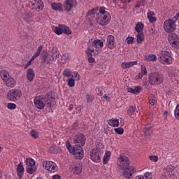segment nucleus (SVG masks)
Returning a JSON list of instances; mask_svg holds the SVG:
<instances>
[{"instance_id": "obj_1", "label": "nucleus", "mask_w": 179, "mask_h": 179, "mask_svg": "<svg viewBox=\"0 0 179 179\" xmlns=\"http://www.w3.org/2000/svg\"><path fill=\"white\" fill-rule=\"evenodd\" d=\"M34 104L38 110H43L45 104L47 107L51 108V107L55 106V97L52 96L51 92L48 93L45 96H36L34 99Z\"/></svg>"}, {"instance_id": "obj_2", "label": "nucleus", "mask_w": 179, "mask_h": 179, "mask_svg": "<svg viewBox=\"0 0 179 179\" xmlns=\"http://www.w3.org/2000/svg\"><path fill=\"white\" fill-rule=\"evenodd\" d=\"M111 20V15L106 11V8H99V13L96 15V22L100 26H107Z\"/></svg>"}, {"instance_id": "obj_3", "label": "nucleus", "mask_w": 179, "mask_h": 179, "mask_svg": "<svg viewBox=\"0 0 179 179\" xmlns=\"http://www.w3.org/2000/svg\"><path fill=\"white\" fill-rule=\"evenodd\" d=\"M1 78L8 89H13L16 86V80L12 78L8 71L2 70L1 71Z\"/></svg>"}, {"instance_id": "obj_4", "label": "nucleus", "mask_w": 179, "mask_h": 179, "mask_svg": "<svg viewBox=\"0 0 179 179\" xmlns=\"http://www.w3.org/2000/svg\"><path fill=\"white\" fill-rule=\"evenodd\" d=\"M104 47V42L100 39L94 40L92 43H90L87 48L90 51H94V55H97L100 51V48Z\"/></svg>"}, {"instance_id": "obj_5", "label": "nucleus", "mask_w": 179, "mask_h": 179, "mask_svg": "<svg viewBox=\"0 0 179 179\" xmlns=\"http://www.w3.org/2000/svg\"><path fill=\"white\" fill-rule=\"evenodd\" d=\"M22 97V90L14 88L9 90L7 93V99L9 101H18Z\"/></svg>"}, {"instance_id": "obj_6", "label": "nucleus", "mask_w": 179, "mask_h": 179, "mask_svg": "<svg viewBox=\"0 0 179 179\" xmlns=\"http://www.w3.org/2000/svg\"><path fill=\"white\" fill-rule=\"evenodd\" d=\"M164 80L163 75L157 72L151 73L149 76V83L150 85H162Z\"/></svg>"}, {"instance_id": "obj_7", "label": "nucleus", "mask_w": 179, "mask_h": 179, "mask_svg": "<svg viewBox=\"0 0 179 179\" xmlns=\"http://www.w3.org/2000/svg\"><path fill=\"white\" fill-rule=\"evenodd\" d=\"M159 62L164 65L171 64V53L167 50H162L159 53Z\"/></svg>"}, {"instance_id": "obj_8", "label": "nucleus", "mask_w": 179, "mask_h": 179, "mask_svg": "<svg viewBox=\"0 0 179 179\" xmlns=\"http://www.w3.org/2000/svg\"><path fill=\"white\" fill-rule=\"evenodd\" d=\"M103 150L100 148H94L90 152V157L92 162L94 163H100L101 160V156H103Z\"/></svg>"}, {"instance_id": "obj_9", "label": "nucleus", "mask_w": 179, "mask_h": 179, "mask_svg": "<svg viewBox=\"0 0 179 179\" xmlns=\"http://www.w3.org/2000/svg\"><path fill=\"white\" fill-rule=\"evenodd\" d=\"M42 166L45 170L50 171V173H55L58 170L57 164L52 161H43Z\"/></svg>"}, {"instance_id": "obj_10", "label": "nucleus", "mask_w": 179, "mask_h": 179, "mask_svg": "<svg viewBox=\"0 0 179 179\" xmlns=\"http://www.w3.org/2000/svg\"><path fill=\"white\" fill-rule=\"evenodd\" d=\"M164 30L166 33H173L176 31V24L173 22V20L168 19L164 21Z\"/></svg>"}, {"instance_id": "obj_11", "label": "nucleus", "mask_w": 179, "mask_h": 179, "mask_svg": "<svg viewBox=\"0 0 179 179\" xmlns=\"http://www.w3.org/2000/svg\"><path fill=\"white\" fill-rule=\"evenodd\" d=\"M54 31L57 36H60V34H63V33L67 36L72 34V31L69 27H65L64 24H59L58 27H55Z\"/></svg>"}, {"instance_id": "obj_12", "label": "nucleus", "mask_w": 179, "mask_h": 179, "mask_svg": "<svg viewBox=\"0 0 179 179\" xmlns=\"http://www.w3.org/2000/svg\"><path fill=\"white\" fill-rule=\"evenodd\" d=\"M117 166L120 170L127 169L129 166V159L127 156L120 155L117 159Z\"/></svg>"}, {"instance_id": "obj_13", "label": "nucleus", "mask_w": 179, "mask_h": 179, "mask_svg": "<svg viewBox=\"0 0 179 179\" xmlns=\"http://www.w3.org/2000/svg\"><path fill=\"white\" fill-rule=\"evenodd\" d=\"M63 76H66V78H75V80L77 82H79L80 80V74L78 71H71L69 69H66L63 71L62 73Z\"/></svg>"}, {"instance_id": "obj_14", "label": "nucleus", "mask_w": 179, "mask_h": 179, "mask_svg": "<svg viewBox=\"0 0 179 179\" xmlns=\"http://www.w3.org/2000/svg\"><path fill=\"white\" fill-rule=\"evenodd\" d=\"M168 41L171 45L173 47V48H179V37L176 34H171L169 35Z\"/></svg>"}, {"instance_id": "obj_15", "label": "nucleus", "mask_w": 179, "mask_h": 179, "mask_svg": "<svg viewBox=\"0 0 179 179\" xmlns=\"http://www.w3.org/2000/svg\"><path fill=\"white\" fill-rule=\"evenodd\" d=\"M78 2L76 0H65L64 2V8L66 12H71L73 8H76Z\"/></svg>"}, {"instance_id": "obj_16", "label": "nucleus", "mask_w": 179, "mask_h": 179, "mask_svg": "<svg viewBox=\"0 0 179 179\" xmlns=\"http://www.w3.org/2000/svg\"><path fill=\"white\" fill-rule=\"evenodd\" d=\"M122 175L124 178L131 179L134 173H136V169L134 166H129L123 169Z\"/></svg>"}, {"instance_id": "obj_17", "label": "nucleus", "mask_w": 179, "mask_h": 179, "mask_svg": "<svg viewBox=\"0 0 179 179\" xmlns=\"http://www.w3.org/2000/svg\"><path fill=\"white\" fill-rule=\"evenodd\" d=\"M84 145H80L79 144H76L73 148V155L79 159L80 160L83 159V148L82 147Z\"/></svg>"}, {"instance_id": "obj_18", "label": "nucleus", "mask_w": 179, "mask_h": 179, "mask_svg": "<svg viewBox=\"0 0 179 179\" xmlns=\"http://www.w3.org/2000/svg\"><path fill=\"white\" fill-rule=\"evenodd\" d=\"M73 142L76 145L85 146V144L86 143V138L85 137V135L82 134H78L74 136Z\"/></svg>"}, {"instance_id": "obj_19", "label": "nucleus", "mask_w": 179, "mask_h": 179, "mask_svg": "<svg viewBox=\"0 0 179 179\" xmlns=\"http://www.w3.org/2000/svg\"><path fill=\"white\" fill-rule=\"evenodd\" d=\"M176 170V167L173 166V165H168L164 169V172L162 176L165 177V178H171L173 173Z\"/></svg>"}, {"instance_id": "obj_20", "label": "nucleus", "mask_w": 179, "mask_h": 179, "mask_svg": "<svg viewBox=\"0 0 179 179\" xmlns=\"http://www.w3.org/2000/svg\"><path fill=\"white\" fill-rule=\"evenodd\" d=\"M115 38H114V36H108L106 38V47L110 48V50H113L115 48Z\"/></svg>"}, {"instance_id": "obj_21", "label": "nucleus", "mask_w": 179, "mask_h": 179, "mask_svg": "<svg viewBox=\"0 0 179 179\" xmlns=\"http://www.w3.org/2000/svg\"><path fill=\"white\" fill-rule=\"evenodd\" d=\"M153 125L145 124L143 128V132L145 136H150L153 134Z\"/></svg>"}, {"instance_id": "obj_22", "label": "nucleus", "mask_w": 179, "mask_h": 179, "mask_svg": "<svg viewBox=\"0 0 179 179\" xmlns=\"http://www.w3.org/2000/svg\"><path fill=\"white\" fill-rule=\"evenodd\" d=\"M148 73V70L146 69V66L141 65V71L136 76V80H139V79H142L145 75Z\"/></svg>"}, {"instance_id": "obj_23", "label": "nucleus", "mask_w": 179, "mask_h": 179, "mask_svg": "<svg viewBox=\"0 0 179 179\" xmlns=\"http://www.w3.org/2000/svg\"><path fill=\"white\" fill-rule=\"evenodd\" d=\"M34 5L37 12H41L44 9V3L41 0H35Z\"/></svg>"}, {"instance_id": "obj_24", "label": "nucleus", "mask_w": 179, "mask_h": 179, "mask_svg": "<svg viewBox=\"0 0 179 179\" xmlns=\"http://www.w3.org/2000/svg\"><path fill=\"white\" fill-rule=\"evenodd\" d=\"M135 65H138L137 61L123 62L121 64V66H122V68H123V69H127V68H131Z\"/></svg>"}, {"instance_id": "obj_25", "label": "nucleus", "mask_w": 179, "mask_h": 179, "mask_svg": "<svg viewBox=\"0 0 179 179\" xmlns=\"http://www.w3.org/2000/svg\"><path fill=\"white\" fill-rule=\"evenodd\" d=\"M138 111H136V107L135 106H130L127 110L128 115H129V117H131V118L135 117Z\"/></svg>"}, {"instance_id": "obj_26", "label": "nucleus", "mask_w": 179, "mask_h": 179, "mask_svg": "<svg viewBox=\"0 0 179 179\" xmlns=\"http://www.w3.org/2000/svg\"><path fill=\"white\" fill-rule=\"evenodd\" d=\"M34 71L31 69H29L27 71V78L29 82H33V79H34Z\"/></svg>"}, {"instance_id": "obj_27", "label": "nucleus", "mask_w": 179, "mask_h": 179, "mask_svg": "<svg viewBox=\"0 0 179 179\" xmlns=\"http://www.w3.org/2000/svg\"><path fill=\"white\" fill-rule=\"evenodd\" d=\"M86 54L88 57L89 62H90L91 64H93V62H94V58H93L92 55L93 54L94 55V51L90 50L89 48H87L86 50Z\"/></svg>"}, {"instance_id": "obj_28", "label": "nucleus", "mask_w": 179, "mask_h": 179, "mask_svg": "<svg viewBox=\"0 0 179 179\" xmlns=\"http://www.w3.org/2000/svg\"><path fill=\"white\" fill-rule=\"evenodd\" d=\"M51 8L53 10H58L59 12H63L62 5L61 3H52Z\"/></svg>"}, {"instance_id": "obj_29", "label": "nucleus", "mask_w": 179, "mask_h": 179, "mask_svg": "<svg viewBox=\"0 0 179 179\" xmlns=\"http://www.w3.org/2000/svg\"><path fill=\"white\" fill-rule=\"evenodd\" d=\"M108 124L110 127H114L115 128L120 125V120H118L117 119L112 118L108 120Z\"/></svg>"}, {"instance_id": "obj_30", "label": "nucleus", "mask_w": 179, "mask_h": 179, "mask_svg": "<svg viewBox=\"0 0 179 179\" xmlns=\"http://www.w3.org/2000/svg\"><path fill=\"white\" fill-rule=\"evenodd\" d=\"M73 171L74 174H80V173H82V164H76L73 168Z\"/></svg>"}, {"instance_id": "obj_31", "label": "nucleus", "mask_w": 179, "mask_h": 179, "mask_svg": "<svg viewBox=\"0 0 179 179\" xmlns=\"http://www.w3.org/2000/svg\"><path fill=\"white\" fill-rule=\"evenodd\" d=\"M141 90H142V87H141V86H136L134 88H132V87L128 88V92L133 93V94H136V93H140Z\"/></svg>"}, {"instance_id": "obj_32", "label": "nucleus", "mask_w": 179, "mask_h": 179, "mask_svg": "<svg viewBox=\"0 0 179 179\" xmlns=\"http://www.w3.org/2000/svg\"><path fill=\"white\" fill-rule=\"evenodd\" d=\"M149 103L150 106H155L156 103H157V98L156 97V95L155 94H150L148 97Z\"/></svg>"}, {"instance_id": "obj_33", "label": "nucleus", "mask_w": 179, "mask_h": 179, "mask_svg": "<svg viewBox=\"0 0 179 179\" xmlns=\"http://www.w3.org/2000/svg\"><path fill=\"white\" fill-rule=\"evenodd\" d=\"M17 173L19 177H22L23 176V173H24V168L23 165H22V162H20L17 166Z\"/></svg>"}, {"instance_id": "obj_34", "label": "nucleus", "mask_w": 179, "mask_h": 179, "mask_svg": "<svg viewBox=\"0 0 179 179\" xmlns=\"http://www.w3.org/2000/svg\"><path fill=\"white\" fill-rule=\"evenodd\" d=\"M143 23L142 22H138L135 27V30L137 33H142L143 30Z\"/></svg>"}, {"instance_id": "obj_35", "label": "nucleus", "mask_w": 179, "mask_h": 179, "mask_svg": "<svg viewBox=\"0 0 179 179\" xmlns=\"http://www.w3.org/2000/svg\"><path fill=\"white\" fill-rule=\"evenodd\" d=\"M31 17H33V13L31 12L26 13L23 15L24 20L27 22V23L31 21Z\"/></svg>"}, {"instance_id": "obj_36", "label": "nucleus", "mask_w": 179, "mask_h": 179, "mask_svg": "<svg viewBox=\"0 0 179 179\" xmlns=\"http://www.w3.org/2000/svg\"><path fill=\"white\" fill-rule=\"evenodd\" d=\"M148 19L150 22V23H153V22H156L157 18L155 17V13L150 11L148 13Z\"/></svg>"}, {"instance_id": "obj_37", "label": "nucleus", "mask_w": 179, "mask_h": 179, "mask_svg": "<svg viewBox=\"0 0 179 179\" xmlns=\"http://www.w3.org/2000/svg\"><path fill=\"white\" fill-rule=\"evenodd\" d=\"M110 157H111V152L110 151H107L103 159V164H107L108 163V160H110Z\"/></svg>"}, {"instance_id": "obj_38", "label": "nucleus", "mask_w": 179, "mask_h": 179, "mask_svg": "<svg viewBox=\"0 0 179 179\" xmlns=\"http://www.w3.org/2000/svg\"><path fill=\"white\" fill-rule=\"evenodd\" d=\"M75 80H76L75 79V77H70L67 80V85H68L69 87H75Z\"/></svg>"}, {"instance_id": "obj_39", "label": "nucleus", "mask_w": 179, "mask_h": 179, "mask_svg": "<svg viewBox=\"0 0 179 179\" xmlns=\"http://www.w3.org/2000/svg\"><path fill=\"white\" fill-rule=\"evenodd\" d=\"M144 37H143V33L142 32H137L136 34V41L138 44H141V43H142V41H143L144 40Z\"/></svg>"}, {"instance_id": "obj_40", "label": "nucleus", "mask_w": 179, "mask_h": 179, "mask_svg": "<svg viewBox=\"0 0 179 179\" xmlns=\"http://www.w3.org/2000/svg\"><path fill=\"white\" fill-rule=\"evenodd\" d=\"M25 163H26L27 167L36 166V162H34V159H33L31 158H27Z\"/></svg>"}, {"instance_id": "obj_41", "label": "nucleus", "mask_w": 179, "mask_h": 179, "mask_svg": "<svg viewBox=\"0 0 179 179\" xmlns=\"http://www.w3.org/2000/svg\"><path fill=\"white\" fill-rule=\"evenodd\" d=\"M26 171L29 174H33L36 171V166H27Z\"/></svg>"}, {"instance_id": "obj_42", "label": "nucleus", "mask_w": 179, "mask_h": 179, "mask_svg": "<svg viewBox=\"0 0 179 179\" xmlns=\"http://www.w3.org/2000/svg\"><path fill=\"white\" fill-rule=\"evenodd\" d=\"M145 60L155 62V61H156V55H148V56H145Z\"/></svg>"}, {"instance_id": "obj_43", "label": "nucleus", "mask_w": 179, "mask_h": 179, "mask_svg": "<svg viewBox=\"0 0 179 179\" xmlns=\"http://www.w3.org/2000/svg\"><path fill=\"white\" fill-rule=\"evenodd\" d=\"M66 148L68 149L69 152H70V153H73V147H72V145H71V143H69V141H66Z\"/></svg>"}, {"instance_id": "obj_44", "label": "nucleus", "mask_w": 179, "mask_h": 179, "mask_svg": "<svg viewBox=\"0 0 179 179\" xmlns=\"http://www.w3.org/2000/svg\"><path fill=\"white\" fill-rule=\"evenodd\" d=\"M169 78H171V82H174L175 85L178 84V80H177V79H174V78H176V74H174L173 73H169Z\"/></svg>"}, {"instance_id": "obj_45", "label": "nucleus", "mask_w": 179, "mask_h": 179, "mask_svg": "<svg viewBox=\"0 0 179 179\" xmlns=\"http://www.w3.org/2000/svg\"><path fill=\"white\" fill-rule=\"evenodd\" d=\"M30 135L31 136H32V138H34V139H37V138H38V132H37L35 130H31L30 131Z\"/></svg>"}, {"instance_id": "obj_46", "label": "nucleus", "mask_w": 179, "mask_h": 179, "mask_svg": "<svg viewBox=\"0 0 179 179\" xmlns=\"http://www.w3.org/2000/svg\"><path fill=\"white\" fill-rule=\"evenodd\" d=\"M174 115L176 120H179V104L176 106V108L174 110Z\"/></svg>"}, {"instance_id": "obj_47", "label": "nucleus", "mask_w": 179, "mask_h": 179, "mask_svg": "<svg viewBox=\"0 0 179 179\" xmlns=\"http://www.w3.org/2000/svg\"><path fill=\"white\" fill-rule=\"evenodd\" d=\"M114 131L118 135H122V134H124V129L122 127L115 128Z\"/></svg>"}, {"instance_id": "obj_48", "label": "nucleus", "mask_w": 179, "mask_h": 179, "mask_svg": "<svg viewBox=\"0 0 179 179\" xmlns=\"http://www.w3.org/2000/svg\"><path fill=\"white\" fill-rule=\"evenodd\" d=\"M148 158L150 160H151V162H154V163H157V162L159 160V157L156 155H150Z\"/></svg>"}, {"instance_id": "obj_49", "label": "nucleus", "mask_w": 179, "mask_h": 179, "mask_svg": "<svg viewBox=\"0 0 179 179\" xmlns=\"http://www.w3.org/2000/svg\"><path fill=\"white\" fill-rule=\"evenodd\" d=\"M7 108H8V110H15L16 104L14 103H8L7 104Z\"/></svg>"}, {"instance_id": "obj_50", "label": "nucleus", "mask_w": 179, "mask_h": 179, "mask_svg": "<svg viewBox=\"0 0 179 179\" xmlns=\"http://www.w3.org/2000/svg\"><path fill=\"white\" fill-rule=\"evenodd\" d=\"M143 177L144 179H152V173L146 172V173H144Z\"/></svg>"}, {"instance_id": "obj_51", "label": "nucleus", "mask_w": 179, "mask_h": 179, "mask_svg": "<svg viewBox=\"0 0 179 179\" xmlns=\"http://www.w3.org/2000/svg\"><path fill=\"white\" fill-rule=\"evenodd\" d=\"M134 40H135V38L132 36H128L126 38V42L127 43V44H134Z\"/></svg>"}, {"instance_id": "obj_52", "label": "nucleus", "mask_w": 179, "mask_h": 179, "mask_svg": "<svg viewBox=\"0 0 179 179\" xmlns=\"http://www.w3.org/2000/svg\"><path fill=\"white\" fill-rule=\"evenodd\" d=\"M93 99H94V96H93V95L87 94L86 96L87 103H92L93 101Z\"/></svg>"}, {"instance_id": "obj_53", "label": "nucleus", "mask_w": 179, "mask_h": 179, "mask_svg": "<svg viewBox=\"0 0 179 179\" xmlns=\"http://www.w3.org/2000/svg\"><path fill=\"white\" fill-rule=\"evenodd\" d=\"M57 58H59V52H56L52 55V59L53 61H55Z\"/></svg>"}, {"instance_id": "obj_54", "label": "nucleus", "mask_w": 179, "mask_h": 179, "mask_svg": "<svg viewBox=\"0 0 179 179\" xmlns=\"http://www.w3.org/2000/svg\"><path fill=\"white\" fill-rule=\"evenodd\" d=\"M97 10H99L97 8H92L90 11H88V15H94V13H96Z\"/></svg>"}, {"instance_id": "obj_55", "label": "nucleus", "mask_w": 179, "mask_h": 179, "mask_svg": "<svg viewBox=\"0 0 179 179\" xmlns=\"http://www.w3.org/2000/svg\"><path fill=\"white\" fill-rule=\"evenodd\" d=\"M62 59L66 62V61L71 59V57L69 55H64L63 56H62Z\"/></svg>"}, {"instance_id": "obj_56", "label": "nucleus", "mask_w": 179, "mask_h": 179, "mask_svg": "<svg viewBox=\"0 0 179 179\" xmlns=\"http://www.w3.org/2000/svg\"><path fill=\"white\" fill-rule=\"evenodd\" d=\"M179 18V13H176V15L173 17V18L171 19L172 22H173V23L176 24V22H177V20H178Z\"/></svg>"}, {"instance_id": "obj_57", "label": "nucleus", "mask_w": 179, "mask_h": 179, "mask_svg": "<svg viewBox=\"0 0 179 179\" xmlns=\"http://www.w3.org/2000/svg\"><path fill=\"white\" fill-rule=\"evenodd\" d=\"M38 55H40V53L38 52H36V53L31 58V61H34V59H36Z\"/></svg>"}, {"instance_id": "obj_58", "label": "nucleus", "mask_w": 179, "mask_h": 179, "mask_svg": "<svg viewBox=\"0 0 179 179\" xmlns=\"http://www.w3.org/2000/svg\"><path fill=\"white\" fill-rule=\"evenodd\" d=\"M33 61L34 60H31V59H30V60L27 62V64H25L24 69H27V67L31 65V62H33Z\"/></svg>"}, {"instance_id": "obj_59", "label": "nucleus", "mask_w": 179, "mask_h": 179, "mask_svg": "<svg viewBox=\"0 0 179 179\" xmlns=\"http://www.w3.org/2000/svg\"><path fill=\"white\" fill-rule=\"evenodd\" d=\"M42 50H43V45H39L36 50V52H38L39 54H41Z\"/></svg>"}, {"instance_id": "obj_60", "label": "nucleus", "mask_w": 179, "mask_h": 179, "mask_svg": "<svg viewBox=\"0 0 179 179\" xmlns=\"http://www.w3.org/2000/svg\"><path fill=\"white\" fill-rule=\"evenodd\" d=\"M52 179H61V176L59 175H55L52 176Z\"/></svg>"}, {"instance_id": "obj_61", "label": "nucleus", "mask_w": 179, "mask_h": 179, "mask_svg": "<svg viewBox=\"0 0 179 179\" xmlns=\"http://www.w3.org/2000/svg\"><path fill=\"white\" fill-rule=\"evenodd\" d=\"M135 179H144V178H143V176L138 175V176H136Z\"/></svg>"}, {"instance_id": "obj_62", "label": "nucleus", "mask_w": 179, "mask_h": 179, "mask_svg": "<svg viewBox=\"0 0 179 179\" xmlns=\"http://www.w3.org/2000/svg\"><path fill=\"white\" fill-rule=\"evenodd\" d=\"M69 111H72V110H73V104L69 105Z\"/></svg>"}, {"instance_id": "obj_63", "label": "nucleus", "mask_w": 179, "mask_h": 179, "mask_svg": "<svg viewBox=\"0 0 179 179\" xmlns=\"http://www.w3.org/2000/svg\"><path fill=\"white\" fill-rule=\"evenodd\" d=\"M76 110H77V113H80V112L82 111V107H81V106L78 107V108H76Z\"/></svg>"}, {"instance_id": "obj_64", "label": "nucleus", "mask_w": 179, "mask_h": 179, "mask_svg": "<svg viewBox=\"0 0 179 179\" xmlns=\"http://www.w3.org/2000/svg\"><path fill=\"white\" fill-rule=\"evenodd\" d=\"M50 152H51L52 153H56L57 152L56 151H54V147H51L50 148Z\"/></svg>"}]
</instances>
